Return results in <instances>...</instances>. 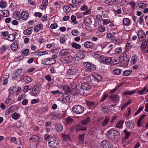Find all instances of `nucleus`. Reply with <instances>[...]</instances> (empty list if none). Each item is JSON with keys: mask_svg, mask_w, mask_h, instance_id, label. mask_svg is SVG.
Segmentation results:
<instances>
[{"mask_svg": "<svg viewBox=\"0 0 148 148\" xmlns=\"http://www.w3.org/2000/svg\"><path fill=\"white\" fill-rule=\"evenodd\" d=\"M49 146L51 148H57L60 141L58 138L50 137L48 140Z\"/></svg>", "mask_w": 148, "mask_h": 148, "instance_id": "1", "label": "nucleus"}, {"mask_svg": "<svg viewBox=\"0 0 148 148\" xmlns=\"http://www.w3.org/2000/svg\"><path fill=\"white\" fill-rule=\"evenodd\" d=\"M108 137L111 140L119 138L120 136L119 133L118 131L115 130H111L107 133Z\"/></svg>", "mask_w": 148, "mask_h": 148, "instance_id": "2", "label": "nucleus"}, {"mask_svg": "<svg viewBox=\"0 0 148 148\" xmlns=\"http://www.w3.org/2000/svg\"><path fill=\"white\" fill-rule=\"evenodd\" d=\"M72 110L74 113L76 114H80L83 113L84 108V107L79 105L74 106L72 108Z\"/></svg>", "mask_w": 148, "mask_h": 148, "instance_id": "3", "label": "nucleus"}, {"mask_svg": "<svg viewBox=\"0 0 148 148\" xmlns=\"http://www.w3.org/2000/svg\"><path fill=\"white\" fill-rule=\"evenodd\" d=\"M119 60L120 62L124 64L126 66L128 65L129 59L127 57V55L125 53L123 52L121 54Z\"/></svg>", "mask_w": 148, "mask_h": 148, "instance_id": "4", "label": "nucleus"}, {"mask_svg": "<svg viewBox=\"0 0 148 148\" xmlns=\"http://www.w3.org/2000/svg\"><path fill=\"white\" fill-rule=\"evenodd\" d=\"M56 60L53 58H47L44 59L42 62L43 64L47 65H50L55 64Z\"/></svg>", "mask_w": 148, "mask_h": 148, "instance_id": "5", "label": "nucleus"}, {"mask_svg": "<svg viewBox=\"0 0 148 148\" xmlns=\"http://www.w3.org/2000/svg\"><path fill=\"white\" fill-rule=\"evenodd\" d=\"M101 146L103 148H113L112 145L110 142L106 140H103L101 143Z\"/></svg>", "mask_w": 148, "mask_h": 148, "instance_id": "6", "label": "nucleus"}, {"mask_svg": "<svg viewBox=\"0 0 148 148\" xmlns=\"http://www.w3.org/2000/svg\"><path fill=\"white\" fill-rule=\"evenodd\" d=\"M138 36L139 40L140 41H143L146 37L144 32L142 30L138 31Z\"/></svg>", "mask_w": 148, "mask_h": 148, "instance_id": "7", "label": "nucleus"}, {"mask_svg": "<svg viewBox=\"0 0 148 148\" xmlns=\"http://www.w3.org/2000/svg\"><path fill=\"white\" fill-rule=\"evenodd\" d=\"M83 64L85 67L90 70L94 71L96 69L95 66L90 63L85 62Z\"/></svg>", "mask_w": 148, "mask_h": 148, "instance_id": "8", "label": "nucleus"}, {"mask_svg": "<svg viewBox=\"0 0 148 148\" xmlns=\"http://www.w3.org/2000/svg\"><path fill=\"white\" fill-rule=\"evenodd\" d=\"M18 108V107L16 105L11 106L6 111L5 114V115H8L10 113L13 112L17 110Z\"/></svg>", "mask_w": 148, "mask_h": 148, "instance_id": "9", "label": "nucleus"}, {"mask_svg": "<svg viewBox=\"0 0 148 148\" xmlns=\"http://www.w3.org/2000/svg\"><path fill=\"white\" fill-rule=\"evenodd\" d=\"M86 129L87 127H84L79 124H77L72 128V130H75L76 132L78 130H85Z\"/></svg>", "mask_w": 148, "mask_h": 148, "instance_id": "10", "label": "nucleus"}, {"mask_svg": "<svg viewBox=\"0 0 148 148\" xmlns=\"http://www.w3.org/2000/svg\"><path fill=\"white\" fill-rule=\"evenodd\" d=\"M39 92V88L37 85H34L32 88V95L37 96Z\"/></svg>", "mask_w": 148, "mask_h": 148, "instance_id": "11", "label": "nucleus"}, {"mask_svg": "<svg viewBox=\"0 0 148 148\" xmlns=\"http://www.w3.org/2000/svg\"><path fill=\"white\" fill-rule=\"evenodd\" d=\"M110 119L108 116H106L103 120L101 121L102 126L103 127H105L108 124L110 121Z\"/></svg>", "mask_w": 148, "mask_h": 148, "instance_id": "12", "label": "nucleus"}, {"mask_svg": "<svg viewBox=\"0 0 148 148\" xmlns=\"http://www.w3.org/2000/svg\"><path fill=\"white\" fill-rule=\"evenodd\" d=\"M101 61L104 63L111 64V58L110 57H103L102 58Z\"/></svg>", "mask_w": 148, "mask_h": 148, "instance_id": "13", "label": "nucleus"}, {"mask_svg": "<svg viewBox=\"0 0 148 148\" xmlns=\"http://www.w3.org/2000/svg\"><path fill=\"white\" fill-rule=\"evenodd\" d=\"M70 99L68 94H64L63 95L62 101L64 103H69Z\"/></svg>", "mask_w": 148, "mask_h": 148, "instance_id": "14", "label": "nucleus"}, {"mask_svg": "<svg viewBox=\"0 0 148 148\" xmlns=\"http://www.w3.org/2000/svg\"><path fill=\"white\" fill-rule=\"evenodd\" d=\"M21 16L23 20H26L29 17V13L27 12L23 11L21 14Z\"/></svg>", "mask_w": 148, "mask_h": 148, "instance_id": "15", "label": "nucleus"}, {"mask_svg": "<svg viewBox=\"0 0 148 148\" xmlns=\"http://www.w3.org/2000/svg\"><path fill=\"white\" fill-rule=\"evenodd\" d=\"M81 87L85 91H87L91 88V86L86 82L83 83L81 84Z\"/></svg>", "mask_w": 148, "mask_h": 148, "instance_id": "16", "label": "nucleus"}, {"mask_svg": "<svg viewBox=\"0 0 148 148\" xmlns=\"http://www.w3.org/2000/svg\"><path fill=\"white\" fill-rule=\"evenodd\" d=\"M17 87L16 86H14L13 88H12V87H11L9 89V94L8 95V97H10L12 95H13L15 93L17 92Z\"/></svg>", "mask_w": 148, "mask_h": 148, "instance_id": "17", "label": "nucleus"}, {"mask_svg": "<svg viewBox=\"0 0 148 148\" xmlns=\"http://www.w3.org/2000/svg\"><path fill=\"white\" fill-rule=\"evenodd\" d=\"M125 124L128 128L132 129L134 126V122L132 120L127 121L125 122Z\"/></svg>", "mask_w": 148, "mask_h": 148, "instance_id": "18", "label": "nucleus"}, {"mask_svg": "<svg viewBox=\"0 0 148 148\" xmlns=\"http://www.w3.org/2000/svg\"><path fill=\"white\" fill-rule=\"evenodd\" d=\"M18 41L16 40L11 45V48L13 51L16 50L18 48Z\"/></svg>", "mask_w": 148, "mask_h": 148, "instance_id": "19", "label": "nucleus"}, {"mask_svg": "<svg viewBox=\"0 0 148 148\" xmlns=\"http://www.w3.org/2000/svg\"><path fill=\"white\" fill-rule=\"evenodd\" d=\"M42 5H41L40 6V8L43 10L46 8L48 4V0H43L42 1Z\"/></svg>", "mask_w": 148, "mask_h": 148, "instance_id": "20", "label": "nucleus"}, {"mask_svg": "<svg viewBox=\"0 0 148 148\" xmlns=\"http://www.w3.org/2000/svg\"><path fill=\"white\" fill-rule=\"evenodd\" d=\"M90 117L87 116L86 118L81 121V123L83 125L88 124L90 122Z\"/></svg>", "mask_w": 148, "mask_h": 148, "instance_id": "21", "label": "nucleus"}, {"mask_svg": "<svg viewBox=\"0 0 148 148\" xmlns=\"http://www.w3.org/2000/svg\"><path fill=\"white\" fill-rule=\"evenodd\" d=\"M9 48V47L5 45H2L0 48V53L1 54L4 53L6 50Z\"/></svg>", "mask_w": 148, "mask_h": 148, "instance_id": "22", "label": "nucleus"}, {"mask_svg": "<svg viewBox=\"0 0 148 148\" xmlns=\"http://www.w3.org/2000/svg\"><path fill=\"white\" fill-rule=\"evenodd\" d=\"M55 129L56 131L60 132L62 130L63 127L60 123H57L55 125Z\"/></svg>", "mask_w": 148, "mask_h": 148, "instance_id": "23", "label": "nucleus"}, {"mask_svg": "<svg viewBox=\"0 0 148 148\" xmlns=\"http://www.w3.org/2000/svg\"><path fill=\"white\" fill-rule=\"evenodd\" d=\"M9 14V12L8 10H5L3 11H0V15L2 16L6 17L8 16Z\"/></svg>", "mask_w": 148, "mask_h": 148, "instance_id": "24", "label": "nucleus"}, {"mask_svg": "<svg viewBox=\"0 0 148 148\" xmlns=\"http://www.w3.org/2000/svg\"><path fill=\"white\" fill-rule=\"evenodd\" d=\"M114 102H116L119 101V97L117 95H114L109 96Z\"/></svg>", "mask_w": 148, "mask_h": 148, "instance_id": "25", "label": "nucleus"}, {"mask_svg": "<svg viewBox=\"0 0 148 148\" xmlns=\"http://www.w3.org/2000/svg\"><path fill=\"white\" fill-rule=\"evenodd\" d=\"M32 27H29L27 29L25 30L23 32V34L27 35L31 34L32 32Z\"/></svg>", "mask_w": 148, "mask_h": 148, "instance_id": "26", "label": "nucleus"}, {"mask_svg": "<svg viewBox=\"0 0 148 148\" xmlns=\"http://www.w3.org/2000/svg\"><path fill=\"white\" fill-rule=\"evenodd\" d=\"M86 103L88 107L90 108H93L96 105L94 102H91L90 101H87L86 102Z\"/></svg>", "mask_w": 148, "mask_h": 148, "instance_id": "27", "label": "nucleus"}, {"mask_svg": "<svg viewBox=\"0 0 148 148\" xmlns=\"http://www.w3.org/2000/svg\"><path fill=\"white\" fill-rule=\"evenodd\" d=\"M15 36L12 34H9L8 37L6 38H5V39L8 40L10 41H13L15 40Z\"/></svg>", "mask_w": 148, "mask_h": 148, "instance_id": "28", "label": "nucleus"}, {"mask_svg": "<svg viewBox=\"0 0 148 148\" xmlns=\"http://www.w3.org/2000/svg\"><path fill=\"white\" fill-rule=\"evenodd\" d=\"M22 72V70L21 69H18L14 75V77L16 79L18 77H19L21 74Z\"/></svg>", "mask_w": 148, "mask_h": 148, "instance_id": "29", "label": "nucleus"}, {"mask_svg": "<svg viewBox=\"0 0 148 148\" xmlns=\"http://www.w3.org/2000/svg\"><path fill=\"white\" fill-rule=\"evenodd\" d=\"M84 90L81 86H79L76 89V92L77 93L80 95H83L84 93Z\"/></svg>", "mask_w": 148, "mask_h": 148, "instance_id": "30", "label": "nucleus"}, {"mask_svg": "<svg viewBox=\"0 0 148 148\" xmlns=\"http://www.w3.org/2000/svg\"><path fill=\"white\" fill-rule=\"evenodd\" d=\"M148 42V40L147 39L143 41L142 43L140 45V48L141 49L144 50L145 49L146 47L147 43Z\"/></svg>", "mask_w": 148, "mask_h": 148, "instance_id": "31", "label": "nucleus"}, {"mask_svg": "<svg viewBox=\"0 0 148 148\" xmlns=\"http://www.w3.org/2000/svg\"><path fill=\"white\" fill-rule=\"evenodd\" d=\"M63 89L64 92V94H70L71 93V90L70 87L67 86H65L63 88Z\"/></svg>", "mask_w": 148, "mask_h": 148, "instance_id": "32", "label": "nucleus"}, {"mask_svg": "<svg viewBox=\"0 0 148 148\" xmlns=\"http://www.w3.org/2000/svg\"><path fill=\"white\" fill-rule=\"evenodd\" d=\"M85 25L86 26L89 25H91L92 23V21L90 18H86L84 21Z\"/></svg>", "mask_w": 148, "mask_h": 148, "instance_id": "33", "label": "nucleus"}, {"mask_svg": "<svg viewBox=\"0 0 148 148\" xmlns=\"http://www.w3.org/2000/svg\"><path fill=\"white\" fill-rule=\"evenodd\" d=\"M93 44L90 42L87 41L84 43V46L87 48H91L93 46Z\"/></svg>", "mask_w": 148, "mask_h": 148, "instance_id": "34", "label": "nucleus"}, {"mask_svg": "<svg viewBox=\"0 0 148 148\" xmlns=\"http://www.w3.org/2000/svg\"><path fill=\"white\" fill-rule=\"evenodd\" d=\"M124 123V121L121 120L118 122L116 124V127L119 129L122 128L123 125Z\"/></svg>", "mask_w": 148, "mask_h": 148, "instance_id": "35", "label": "nucleus"}, {"mask_svg": "<svg viewBox=\"0 0 148 148\" xmlns=\"http://www.w3.org/2000/svg\"><path fill=\"white\" fill-rule=\"evenodd\" d=\"M132 73V71L131 70L125 71L123 73V75L125 76L130 75Z\"/></svg>", "mask_w": 148, "mask_h": 148, "instance_id": "36", "label": "nucleus"}, {"mask_svg": "<svg viewBox=\"0 0 148 148\" xmlns=\"http://www.w3.org/2000/svg\"><path fill=\"white\" fill-rule=\"evenodd\" d=\"M65 121L67 125L71 124L74 122L73 119L70 117L66 118L65 119Z\"/></svg>", "mask_w": 148, "mask_h": 148, "instance_id": "37", "label": "nucleus"}, {"mask_svg": "<svg viewBox=\"0 0 148 148\" xmlns=\"http://www.w3.org/2000/svg\"><path fill=\"white\" fill-rule=\"evenodd\" d=\"M71 45L73 47L77 49H79L81 48V46L79 45L74 42L71 44Z\"/></svg>", "mask_w": 148, "mask_h": 148, "instance_id": "38", "label": "nucleus"}, {"mask_svg": "<svg viewBox=\"0 0 148 148\" xmlns=\"http://www.w3.org/2000/svg\"><path fill=\"white\" fill-rule=\"evenodd\" d=\"M69 52L67 50L63 49L61 50L60 53V55L62 56H64L68 54Z\"/></svg>", "mask_w": 148, "mask_h": 148, "instance_id": "39", "label": "nucleus"}, {"mask_svg": "<svg viewBox=\"0 0 148 148\" xmlns=\"http://www.w3.org/2000/svg\"><path fill=\"white\" fill-rule=\"evenodd\" d=\"M123 132H124L125 134V136L124 138V139H127L131 135V133L127 131L126 130H123Z\"/></svg>", "mask_w": 148, "mask_h": 148, "instance_id": "40", "label": "nucleus"}, {"mask_svg": "<svg viewBox=\"0 0 148 148\" xmlns=\"http://www.w3.org/2000/svg\"><path fill=\"white\" fill-rule=\"evenodd\" d=\"M12 118L15 120H17L19 119L20 117V115L16 112H14L12 116Z\"/></svg>", "mask_w": 148, "mask_h": 148, "instance_id": "41", "label": "nucleus"}, {"mask_svg": "<svg viewBox=\"0 0 148 148\" xmlns=\"http://www.w3.org/2000/svg\"><path fill=\"white\" fill-rule=\"evenodd\" d=\"M106 37L107 38H110L112 41H114L115 39V36H113L112 34L110 33H108Z\"/></svg>", "mask_w": 148, "mask_h": 148, "instance_id": "42", "label": "nucleus"}, {"mask_svg": "<svg viewBox=\"0 0 148 148\" xmlns=\"http://www.w3.org/2000/svg\"><path fill=\"white\" fill-rule=\"evenodd\" d=\"M123 23L125 25L128 26L130 24V20L128 18H125L123 19Z\"/></svg>", "mask_w": 148, "mask_h": 148, "instance_id": "43", "label": "nucleus"}, {"mask_svg": "<svg viewBox=\"0 0 148 148\" xmlns=\"http://www.w3.org/2000/svg\"><path fill=\"white\" fill-rule=\"evenodd\" d=\"M115 0H107L105 1V3L108 5H112L116 3Z\"/></svg>", "mask_w": 148, "mask_h": 148, "instance_id": "44", "label": "nucleus"}, {"mask_svg": "<svg viewBox=\"0 0 148 148\" xmlns=\"http://www.w3.org/2000/svg\"><path fill=\"white\" fill-rule=\"evenodd\" d=\"M68 73L70 75H74L77 73L76 71L74 69H69L68 70Z\"/></svg>", "mask_w": 148, "mask_h": 148, "instance_id": "45", "label": "nucleus"}, {"mask_svg": "<svg viewBox=\"0 0 148 148\" xmlns=\"http://www.w3.org/2000/svg\"><path fill=\"white\" fill-rule=\"evenodd\" d=\"M85 134H82L79 135V136L78 139L79 142L81 143H83L84 142V138L85 136Z\"/></svg>", "mask_w": 148, "mask_h": 148, "instance_id": "46", "label": "nucleus"}, {"mask_svg": "<svg viewBox=\"0 0 148 148\" xmlns=\"http://www.w3.org/2000/svg\"><path fill=\"white\" fill-rule=\"evenodd\" d=\"M24 79L25 82L27 83L31 82L32 80V78L27 76H25L24 77Z\"/></svg>", "mask_w": 148, "mask_h": 148, "instance_id": "47", "label": "nucleus"}, {"mask_svg": "<svg viewBox=\"0 0 148 148\" xmlns=\"http://www.w3.org/2000/svg\"><path fill=\"white\" fill-rule=\"evenodd\" d=\"M121 70L119 69H116L113 71V73L115 75H119L121 73Z\"/></svg>", "mask_w": 148, "mask_h": 148, "instance_id": "48", "label": "nucleus"}, {"mask_svg": "<svg viewBox=\"0 0 148 148\" xmlns=\"http://www.w3.org/2000/svg\"><path fill=\"white\" fill-rule=\"evenodd\" d=\"M64 12L66 13L69 12L71 10L70 8L67 6H64L63 8Z\"/></svg>", "mask_w": 148, "mask_h": 148, "instance_id": "49", "label": "nucleus"}, {"mask_svg": "<svg viewBox=\"0 0 148 148\" xmlns=\"http://www.w3.org/2000/svg\"><path fill=\"white\" fill-rule=\"evenodd\" d=\"M111 64L112 65H114L118 63L117 60L114 57H112Z\"/></svg>", "mask_w": 148, "mask_h": 148, "instance_id": "50", "label": "nucleus"}, {"mask_svg": "<svg viewBox=\"0 0 148 148\" xmlns=\"http://www.w3.org/2000/svg\"><path fill=\"white\" fill-rule=\"evenodd\" d=\"M6 3L3 1H0V7L1 8H4L6 6Z\"/></svg>", "mask_w": 148, "mask_h": 148, "instance_id": "51", "label": "nucleus"}, {"mask_svg": "<svg viewBox=\"0 0 148 148\" xmlns=\"http://www.w3.org/2000/svg\"><path fill=\"white\" fill-rule=\"evenodd\" d=\"M102 21L103 22V25H106L107 24L109 23L110 22V19H103L102 20Z\"/></svg>", "mask_w": 148, "mask_h": 148, "instance_id": "52", "label": "nucleus"}, {"mask_svg": "<svg viewBox=\"0 0 148 148\" xmlns=\"http://www.w3.org/2000/svg\"><path fill=\"white\" fill-rule=\"evenodd\" d=\"M39 139V137L36 135L33 136L32 137L29 138L30 140H33V141H37Z\"/></svg>", "mask_w": 148, "mask_h": 148, "instance_id": "53", "label": "nucleus"}, {"mask_svg": "<svg viewBox=\"0 0 148 148\" xmlns=\"http://www.w3.org/2000/svg\"><path fill=\"white\" fill-rule=\"evenodd\" d=\"M137 60V58L136 55L133 56L131 60L133 62V64H134L136 62Z\"/></svg>", "mask_w": 148, "mask_h": 148, "instance_id": "54", "label": "nucleus"}, {"mask_svg": "<svg viewBox=\"0 0 148 148\" xmlns=\"http://www.w3.org/2000/svg\"><path fill=\"white\" fill-rule=\"evenodd\" d=\"M71 19L73 22L74 24H76L77 23V21H76V17L74 15H73L71 16Z\"/></svg>", "mask_w": 148, "mask_h": 148, "instance_id": "55", "label": "nucleus"}, {"mask_svg": "<svg viewBox=\"0 0 148 148\" xmlns=\"http://www.w3.org/2000/svg\"><path fill=\"white\" fill-rule=\"evenodd\" d=\"M135 93V92L134 91H127L124 92L123 93L124 95H131Z\"/></svg>", "mask_w": 148, "mask_h": 148, "instance_id": "56", "label": "nucleus"}, {"mask_svg": "<svg viewBox=\"0 0 148 148\" xmlns=\"http://www.w3.org/2000/svg\"><path fill=\"white\" fill-rule=\"evenodd\" d=\"M78 0H72V2L73 4H76L78 3H82L83 2V0L81 1H77Z\"/></svg>", "mask_w": 148, "mask_h": 148, "instance_id": "57", "label": "nucleus"}, {"mask_svg": "<svg viewBox=\"0 0 148 148\" xmlns=\"http://www.w3.org/2000/svg\"><path fill=\"white\" fill-rule=\"evenodd\" d=\"M94 77L97 81H100L101 79V76L99 74H96L94 75Z\"/></svg>", "mask_w": 148, "mask_h": 148, "instance_id": "58", "label": "nucleus"}, {"mask_svg": "<svg viewBox=\"0 0 148 148\" xmlns=\"http://www.w3.org/2000/svg\"><path fill=\"white\" fill-rule=\"evenodd\" d=\"M29 52V50L28 49H26L23 51L22 52V54L24 55L27 56Z\"/></svg>", "mask_w": 148, "mask_h": 148, "instance_id": "59", "label": "nucleus"}, {"mask_svg": "<svg viewBox=\"0 0 148 148\" xmlns=\"http://www.w3.org/2000/svg\"><path fill=\"white\" fill-rule=\"evenodd\" d=\"M108 95L107 94H104L103 96L102 97V99L100 100V101H102L105 100L108 97Z\"/></svg>", "mask_w": 148, "mask_h": 148, "instance_id": "60", "label": "nucleus"}, {"mask_svg": "<svg viewBox=\"0 0 148 148\" xmlns=\"http://www.w3.org/2000/svg\"><path fill=\"white\" fill-rule=\"evenodd\" d=\"M5 77H3V81L4 82L3 84V85H6L8 83L7 80L9 77V75H6Z\"/></svg>", "mask_w": 148, "mask_h": 148, "instance_id": "61", "label": "nucleus"}, {"mask_svg": "<svg viewBox=\"0 0 148 148\" xmlns=\"http://www.w3.org/2000/svg\"><path fill=\"white\" fill-rule=\"evenodd\" d=\"M143 108V107L141 106L138 109L137 111L134 113V115H136L139 113L141 111H142Z\"/></svg>", "mask_w": 148, "mask_h": 148, "instance_id": "62", "label": "nucleus"}, {"mask_svg": "<svg viewBox=\"0 0 148 148\" xmlns=\"http://www.w3.org/2000/svg\"><path fill=\"white\" fill-rule=\"evenodd\" d=\"M102 109L103 112L104 113H106L109 110V109L108 108H106V107L105 106L104 107H102Z\"/></svg>", "mask_w": 148, "mask_h": 148, "instance_id": "63", "label": "nucleus"}, {"mask_svg": "<svg viewBox=\"0 0 148 148\" xmlns=\"http://www.w3.org/2000/svg\"><path fill=\"white\" fill-rule=\"evenodd\" d=\"M30 90V88L29 86H26L24 87L23 91L25 92H27Z\"/></svg>", "mask_w": 148, "mask_h": 148, "instance_id": "64", "label": "nucleus"}]
</instances>
